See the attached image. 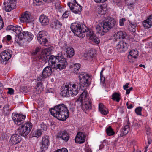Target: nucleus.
Returning <instances> with one entry per match:
<instances>
[{"label":"nucleus","instance_id":"1","mask_svg":"<svg viewBox=\"0 0 152 152\" xmlns=\"http://www.w3.org/2000/svg\"><path fill=\"white\" fill-rule=\"evenodd\" d=\"M91 75L84 72H81L79 73L78 76L80 84L78 83H75L72 85H70L69 89L71 90L72 96H74L77 95L80 91L81 87H88L91 84Z\"/></svg>","mask_w":152,"mask_h":152},{"label":"nucleus","instance_id":"2","mask_svg":"<svg viewBox=\"0 0 152 152\" xmlns=\"http://www.w3.org/2000/svg\"><path fill=\"white\" fill-rule=\"evenodd\" d=\"M50 111L51 115L60 120L65 121L69 116V112L67 108L63 104L55 106Z\"/></svg>","mask_w":152,"mask_h":152},{"label":"nucleus","instance_id":"3","mask_svg":"<svg viewBox=\"0 0 152 152\" xmlns=\"http://www.w3.org/2000/svg\"><path fill=\"white\" fill-rule=\"evenodd\" d=\"M116 25V22L114 18L107 17L105 20L96 26V32L100 34L101 35H104V33L108 32Z\"/></svg>","mask_w":152,"mask_h":152},{"label":"nucleus","instance_id":"4","mask_svg":"<svg viewBox=\"0 0 152 152\" xmlns=\"http://www.w3.org/2000/svg\"><path fill=\"white\" fill-rule=\"evenodd\" d=\"M77 105V107H81L82 109L84 111L91 109V101L89 97L87 91L84 90L80 94V97L75 102Z\"/></svg>","mask_w":152,"mask_h":152},{"label":"nucleus","instance_id":"5","mask_svg":"<svg viewBox=\"0 0 152 152\" xmlns=\"http://www.w3.org/2000/svg\"><path fill=\"white\" fill-rule=\"evenodd\" d=\"M70 28L75 35L81 38L85 37V32L86 31L87 29L85 25L80 22L72 23L71 25Z\"/></svg>","mask_w":152,"mask_h":152},{"label":"nucleus","instance_id":"6","mask_svg":"<svg viewBox=\"0 0 152 152\" xmlns=\"http://www.w3.org/2000/svg\"><path fill=\"white\" fill-rule=\"evenodd\" d=\"M32 127L31 123H26V125H22L17 130V133L23 137L26 136L30 132Z\"/></svg>","mask_w":152,"mask_h":152},{"label":"nucleus","instance_id":"7","mask_svg":"<svg viewBox=\"0 0 152 152\" xmlns=\"http://www.w3.org/2000/svg\"><path fill=\"white\" fill-rule=\"evenodd\" d=\"M47 33L44 31H39L37 36V39L40 44L45 45V44L48 42L47 38L48 36Z\"/></svg>","mask_w":152,"mask_h":152},{"label":"nucleus","instance_id":"8","mask_svg":"<svg viewBox=\"0 0 152 152\" xmlns=\"http://www.w3.org/2000/svg\"><path fill=\"white\" fill-rule=\"evenodd\" d=\"M67 64L65 58L59 56L57 64L55 67V69L59 71L65 68Z\"/></svg>","mask_w":152,"mask_h":152},{"label":"nucleus","instance_id":"9","mask_svg":"<svg viewBox=\"0 0 152 152\" xmlns=\"http://www.w3.org/2000/svg\"><path fill=\"white\" fill-rule=\"evenodd\" d=\"M16 0H8L4 3V9L6 12H10L16 7Z\"/></svg>","mask_w":152,"mask_h":152},{"label":"nucleus","instance_id":"10","mask_svg":"<svg viewBox=\"0 0 152 152\" xmlns=\"http://www.w3.org/2000/svg\"><path fill=\"white\" fill-rule=\"evenodd\" d=\"M26 116L22 114L13 113L12 118L15 124L18 125H20L24 121Z\"/></svg>","mask_w":152,"mask_h":152},{"label":"nucleus","instance_id":"11","mask_svg":"<svg viewBox=\"0 0 152 152\" xmlns=\"http://www.w3.org/2000/svg\"><path fill=\"white\" fill-rule=\"evenodd\" d=\"M67 5L69 7L70 10L75 14H80L81 11L82 7L77 3L76 4L73 3H71L69 2L68 3Z\"/></svg>","mask_w":152,"mask_h":152},{"label":"nucleus","instance_id":"12","mask_svg":"<svg viewBox=\"0 0 152 152\" xmlns=\"http://www.w3.org/2000/svg\"><path fill=\"white\" fill-rule=\"evenodd\" d=\"M52 73L51 68L49 66H47L44 68L42 74L40 76L37 78L38 80L42 81L43 79L50 76Z\"/></svg>","mask_w":152,"mask_h":152},{"label":"nucleus","instance_id":"13","mask_svg":"<svg viewBox=\"0 0 152 152\" xmlns=\"http://www.w3.org/2000/svg\"><path fill=\"white\" fill-rule=\"evenodd\" d=\"M12 51L10 50H7L2 52L0 55V61L1 62L8 61L11 57Z\"/></svg>","mask_w":152,"mask_h":152},{"label":"nucleus","instance_id":"14","mask_svg":"<svg viewBox=\"0 0 152 152\" xmlns=\"http://www.w3.org/2000/svg\"><path fill=\"white\" fill-rule=\"evenodd\" d=\"M59 56H50L49 57L48 60L49 65L53 69H55L56 65L57 64L58 61Z\"/></svg>","mask_w":152,"mask_h":152},{"label":"nucleus","instance_id":"15","mask_svg":"<svg viewBox=\"0 0 152 152\" xmlns=\"http://www.w3.org/2000/svg\"><path fill=\"white\" fill-rule=\"evenodd\" d=\"M129 45L126 42L123 41H120L117 45V49L120 52H124L126 50Z\"/></svg>","mask_w":152,"mask_h":152},{"label":"nucleus","instance_id":"16","mask_svg":"<svg viewBox=\"0 0 152 152\" xmlns=\"http://www.w3.org/2000/svg\"><path fill=\"white\" fill-rule=\"evenodd\" d=\"M32 20L31 15L28 12H26L24 14H23L20 19V21L22 23H29L31 22Z\"/></svg>","mask_w":152,"mask_h":152},{"label":"nucleus","instance_id":"17","mask_svg":"<svg viewBox=\"0 0 152 152\" xmlns=\"http://www.w3.org/2000/svg\"><path fill=\"white\" fill-rule=\"evenodd\" d=\"M71 90L69 89V85H66L63 88V90L61 92V95L64 97H69L72 96Z\"/></svg>","mask_w":152,"mask_h":152},{"label":"nucleus","instance_id":"18","mask_svg":"<svg viewBox=\"0 0 152 152\" xmlns=\"http://www.w3.org/2000/svg\"><path fill=\"white\" fill-rule=\"evenodd\" d=\"M86 135L82 132H79L77 135L75 140L76 143L81 144L85 141Z\"/></svg>","mask_w":152,"mask_h":152},{"label":"nucleus","instance_id":"19","mask_svg":"<svg viewBox=\"0 0 152 152\" xmlns=\"http://www.w3.org/2000/svg\"><path fill=\"white\" fill-rule=\"evenodd\" d=\"M57 137L61 138L66 142L69 139V134L65 130L60 131L57 135Z\"/></svg>","mask_w":152,"mask_h":152},{"label":"nucleus","instance_id":"20","mask_svg":"<svg viewBox=\"0 0 152 152\" xmlns=\"http://www.w3.org/2000/svg\"><path fill=\"white\" fill-rule=\"evenodd\" d=\"M10 140L12 145H16L21 141V138L19 135L17 134H14L11 136Z\"/></svg>","mask_w":152,"mask_h":152},{"label":"nucleus","instance_id":"21","mask_svg":"<svg viewBox=\"0 0 152 152\" xmlns=\"http://www.w3.org/2000/svg\"><path fill=\"white\" fill-rule=\"evenodd\" d=\"M21 37L28 41H31L33 39V35L31 33L28 31H23L20 34Z\"/></svg>","mask_w":152,"mask_h":152},{"label":"nucleus","instance_id":"22","mask_svg":"<svg viewBox=\"0 0 152 152\" xmlns=\"http://www.w3.org/2000/svg\"><path fill=\"white\" fill-rule=\"evenodd\" d=\"M144 26L147 28H150L152 26V14L150 15L142 23Z\"/></svg>","mask_w":152,"mask_h":152},{"label":"nucleus","instance_id":"23","mask_svg":"<svg viewBox=\"0 0 152 152\" xmlns=\"http://www.w3.org/2000/svg\"><path fill=\"white\" fill-rule=\"evenodd\" d=\"M39 19V21L42 25H47L49 23V19L48 18L44 15H41Z\"/></svg>","mask_w":152,"mask_h":152},{"label":"nucleus","instance_id":"24","mask_svg":"<svg viewBox=\"0 0 152 152\" xmlns=\"http://www.w3.org/2000/svg\"><path fill=\"white\" fill-rule=\"evenodd\" d=\"M62 24L60 22L57 20L52 21L50 24V26L53 28L60 29L61 27Z\"/></svg>","mask_w":152,"mask_h":152},{"label":"nucleus","instance_id":"25","mask_svg":"<svg viewBox=\"0 0 152 152\" xmlns=\"http://www.w3.org/2000/svg\"><path fill=\"white\" fill-rule=\"evenodd\" d=\"M129 121L127 123L128 125L125 126L123 129L121 130V133L120 134L121 137H122L124 135H126L128 133L129 130Z\"/></svg>","mask_w":152,"mask_h":152},{"label":"nucleus","instance_id":"26","mask_svg":"<svg viewBox=\"0 0 152 152\" xmlns=\"http://www.w3.org/2000/svg\"><path fill=\"white\" fill-rule=\"evenodd\" d=\"M139 53L137 50H132L130 51L129 55L128 56V58L129 59H131L133 58L135 59L139 55Z\"/></svg>","mask_w":152,"mask_h":152},{"label":"nucleus","instance_id":"27","mask_svg":"<svg viewBox=\"0 0 152 152\" xmlns=\"http://www.w3.org/2000/svg\"><path fill=\"white\" fill-rule=\"evenodd\" d=\"M49 55L47 54L46 53V52L44 51L43 52L42 54L38 57V58L39 60H41L43 61L45 63L47 62L48 61V59H49Z\"/></svg>","mask_w":152,"mask_h":152},{"label":"nucleus","instance_id":"28","mask_svg":"<svg viewBox=\"0 0 152 152\" xmlns=\"http://www.w3.org/2000/svg\"><path fill=\"white\" fill-rule=\"evenodd\" d=\"M99 109L100 112L102 114L107 115L108 113L107 110L104 108L102 103H100L99 104Z\"/></svg>","mask_w":152,"mask_h":152},{"label":"nucleus","instance_id":"29","mask_svg":"<svg viewBox=\"0 0 152 152\" xmlns=\"http://www.w3.org/2000/svg\"><path fill=\"white\" fill-rule=\"evenodd\" d=\"M66 56L67 57L70 58L74 55L75 52L73 48L68 47L66 48Z\"/></svg>","mask_w":152,"mask_h":152},{"label":"nucleus","instance_id":"30","mask_svg":"<svg viewBox=\"0 0 152 152\" xmlns=\"http://www.w3.org/2000/svg\"><path fill=\"white\" fill-rule=\"evenodd\" d=\"M112 99L117 102H119L121 99V96L118 93L115 92L112 94Z\"/></svg>","mask_w":152,"mask_h":152},{"label":"nucleus","instance_id":"31","mask_svg":"<svg viewBox=\"0 0 152 152\" xmlns=\"http://www.w3.org/2000/svg\"><path fill=\"white\" fill-rule=\"evenodd\" d=\"M42 145L48 146L49 145V141L47 136H45L42 138Z\"/></svg>","mask_w":152,"mask_h":152},{"label":"nucleus","instance_id":"32","mask_svg":"<svg viewBox=\"0 0 152 152\" xmlns=\"http://www.w3.org/2000/svg\"><path fill=\"white\" fill-rule=\"evenodd\" d=\"M106 132L108 136L113 135L115 133L113 129L110 126L107 128L106 130Z\"/></svg>","mask_w":152,"mask_h":152},{"label":"nucleus","instance_id":"33","mask_svg":"<svg viewBox=\"0 0 152 152\" xmlns=\"http://www.w3.org/2000/svg\"><path fill=\"white\" fill-rule=\"evenodd\" d=\"M86 35L87 36L89 37L90 39L91 40H93L96 37L92 31L89 30L87 31Z\"/></svg>","mask_w":152,"mask_h":152},{"label":"nucleus","instance_id":"34","mask_svg":"<svg viewBox=\"0 0 152 152\" xmlns=\"http://www.w3.org/2000/svg\"><path fill=\"white\" fill-rule=\"evenodd\" d=\"M117 35L119 39H124L127 36L125 32L121 31L118 32L117 33Z\"/></svg>","mask_w":152,"mask_h":152},{"label":"nucleus","instance_id":"35","mask_svg":"<svg viewBox=\"0 0 152 152\" xmlns=\"http://www.w3.org/2000/svg\"><path fill=\"white\" fill-rule=\"evenodd\" d=\"M11 110L10 108V106L8 104H6L3 108V112L6 115H8Z\"/></svg>","mask_w":152,"mask_h":152},{"label":"nucleus","instance_id":"36","mask_svg":"<svg viewBox=\"0 0 152 152\" xmlns=\"http://www.w3.org/2000/svg\"><path fill=\"white\" fill-rule=\"evenodd\" d=\"M96 53V51L95 50L91 49L88 51L87 53V55L91 57H92L95 56Z\"/></svg>","mask_w":152,"mask_h":152},{"label":"nucleus","instance_id":"37","mask_svg":"<svg viewBox=\"0 0 152 152\" xmlns=\"http://www.w3.org/2000/svg\"><path fill=\"white\" fill-rule=\"evenodd\" d=\"M15 26L16 27V28L14 32H15L17 35H20L22 33V32H21V31L22 30V28L20 26H18L17 25Z\"/></svg>","mask_w":152,"mask_h":152},{"label":"nucleus","instance_id":"38","mask_svg":"<svg viewBox=\"0 0 152 152\" xmlns=\"http://www.w3.org/2000/svg\"><path fill=\"white\" fill-rule=\"evenodd\" d=\"M36 87L37 89L38 90H40L41 91V90H42L43 88L42 83L41 82H38Z\"/></svg>","mask_w":152,"mask_h":152},{"label":"nucleus","instance_id":"39","mask_svg":"<svg viewBox=\"0 0 152 152\" xmlns=\"http://www.w3.org/2000/svg\"><path fill=\"white\" fill-rule=\"evenodd\" d=\"M22 38L21 37L20 35H18L15 38V41L18 44H21L20 41L22 40Z\"/></svg>","mask_w":152,"mask_h":152},{"label":"nucleus","instance_id":"40","mask_svg":"<svg viewBox=\"0 0 152 152\" xmlns=\"http://www.w3.org/2000/svg\"><path fill=\"white\" fill-rule=\"evenodd\" d=\"M142 110V107H137L135 109V112L137 114L139 115H142L141 112Z\"/></svg>","mask_w":152,"mask_h":152},{"label":"nucleus","instance_id":"41","mask_svg":"<svg viewBox=\"0 0 152 152\" xmlns=\"http://www.w3.org/2000/svg\"><path fill=\"white\" fill-rule=\"evenodd\" d=\"M48 146L42 145L40 147V152H46L48 148Z\"/></svg>","mask_w":152,"mask_h":152},{"label":"nucleus","instance_id":"42","mask_svg":"<svg viewBox=\"0 0 152 152\" xmlns=\"http://www.w3.org/2000/svg\"><path fill=\"white\" fill-rule=\"evenodd\" d=\"M42 134V131L41 130H38L35 132V135L34 137H38L41 136Z\"/></svg>","mask_w":152,"mask_h":152},{"label":"nucleus","instance_id":"43","mask_svg":"<svg viewBox=\"0 0 152 152\" xmlns=\"http://www.w3.org/2000/svg\"><path fill=\"white\" fill-rule=\"evenodd\" d=\"M40 51V48L38 47L36 48L35 50L33 51L32 54L34 55H36L39 54Z\"/></svg>","mask_w":152,"mask_h":152},{"label":"nucleus","instance_id":"44","mask_svg":"<svg viewBox=\"0 0 152 152\" xmlns=\"http://www.w3.org/2000/svg\"><path fill=\"white\" fill-rule=\"evenodd\" d=\"M70 12H71L70 11H65L63 14L62 17L63 18H67L68 17L69 14L70 13Z\"/></svg>","mask_w":152,"mask_h":152},{"label":"nucleus","instance_id":"45","mask_svg":"<svg viewBox=\"0 0 152 152\" xmlns=\"http://www.w3.org/2000/svg\"><path fill=\"white\" fill-rule=\"evenodd\" d=\"M7 29L9 30H11L14 32L16 28V27L15 26L10 25L8 26L7 27Z\"/></svg>","mask_w":152,"mask_h":152},{"label":"nucleus","instance_id":"46","mask_svg":"<svg viewBox=\"0 0 152 152\" xmlns=\"http://www.w3.org/2000/svg\"><path fill=\"white\" fill-rule=\"evenodd\" d=\"M81 65L80 64L76 63L74 64L73 68L76 71L78 70L80 67Z\"/></svg>","mask_w":152,"mask_h":152},{"label":"nucleus","instance_id":"47","mask_svg":"<svg viewBox=\"0 0 152 152\" xmlns=\"http://www.w3.org/2000/svg\"><path fill=\"white\" fill-rule=\"evenodd\" d=\"M126 20L125 19L122 18L119 20V25L121 26H124V21Z\"/></svg>","mask_w":152,"mask_h":152},{"label":"nucleus","instance_id":"48","mask_svg":"<svg viewBox=\"0 0 152 152\" xmlns=\"http://www.w3.org/2000/svg\"><path fill=\"white\" fill-rule=\"evenodd\" d=\"M55 152H68L66 148H62L59 149L55 151Z\"/></svg>","mask_w":152,"mask_h":152},{"label":"nucleus","instance_id":"49","mask_svg":"<svg viewBox=\"0 0 152 152\" xmlns=\"http://www.w3.org/2000/svg\"><path fill=\"white\" fill-rule=\"evenodd\" d=\"M4 26V23L3 19L0 16V30L2 29Z\"/></svg>","mask_w":152,"mask_h":152},{"label":"nucleus","instance_id":"50","mask_svg":"<svg viewBox=\"0 0 152 152\" xmlns=\"http://www.w3.org/2000/svg\"><path fill=\"white\" fill-rule=\"evenodd\" d=\"M41 128L43 130H46L47 129V126L46 125L43 123H42L41 125Z\"/></svg>","mask_w":152,"mask_h":152},{"label":"nucleus","instance_id":"51","mask_svg":"<svg viewBox=\"0 0 152 152\" xmlns=\"http://www.w3.org/2000/svg\"><path fill=\"white\" fill-rule=\"evenodd\" d=\"M37 3H39L40 4L43 3V2H45L47 0H35Z\"/></svg>","mask_w":152,"mask_h":152},{"label":"nucleus","instance_id":"52","mask_svg":"<svg viewBox=\"0 0 152 152\" xmlns=\"http://www.w3.org/2000/svg\"><path fill=\"white\" fill-rule=\"evenodd\" d=\"M129 22V23H130V24H131V25H132L133 26V27H132L133 29L132 28V29H131V30L129 29V30H130V31H132V32H134L135 31L134 28L136 27V26L135 25H134L133 24L131 23L130 22ZM129 29H130V28H129Z\"/></svg>","mask_w":152,"mask_h":152},{"label":"nucleus","instance_id":"53","mask_svg":"<svg viewBox=\"0 0 152 152\" xmlns=\"http://www.w3.org/2000/svg\"><path fill=\"white\" fill-rule=\"evenodd\" d=\"M93 40H94V42L96 44H99V38H97L96 37Z\"/></svg>","mask_w":152,"mask_h":152},{"label":"nucleus","instance_id":"54","mask_svg":"<svg viewBox=\"0 0 152 152\" xmlns=\"http://www.w3.org/2000/svg\"><path fill=\"white\" fill-rule=\"evenodd\" d=\"M9 91L8 93L10 95H12L14 93V90L11 88H8Z\"/></svg>","mask_w":152,"mask_h":152},{"label":"nucleus","instance_id":"55","mask_svg":"<svg viewBox=\"0 0 152 152\" xmlns=\"http://www.w3.org/2000/svg\"><path fill=\"white\" fill-rule=\"evenodd\" d=\"M129 84V83H127L126 84L123 86V88L124 90H126V88H128V85Z\"/></svg>","mask_w":152,"mask_h":152},{"label":"nucleus","instance_id":"56","mask_svg":"<svg viewBox=\"0 0 152 152\" xmlns=\"http://www.w3.org/2000/svg\"><path fill=\"white\" fill-rule=\"evenodd\" d=\"M1 136L0 138L1 139H4L5 137V134L4 133H1Z\"/></svg>","mask_w":152,"mask_h":152},{"label":"nucleus","instance_id":"57","mask_svg":"<svg viewBox=\"0 0 152 152\" xmlns=\"http://www.w3.org/2000/svg\"><path fill=\"white\" fill-rule=\"evenodd\" d=\"M7 40H10L11 39V37L10 35H7Z\"/></svg>","mask_w":152,"mask_h":152},{"label":"nucleus","instance_id":"58","mask_svg":"<svg viewBox=\"0 0 152 152\" xmlns=\"http://www.w3.org/2000/svg\"><path fill=\"white\" fill-rule=\"evenodd\" d=\"M133 107V105L132 104H130L129 105H128L127 108L129 109H131Z\"/></svg>","mask_w":152,"mask_h":152},{"label":"nucleus","instance_id":"59","mask_svg":"<svg viewBox=\"0 0 152 152\" xmlns=\"http://www.w3.org/2000/svg\"><path fill=\"white\" fill-rule=\"evenodd\" d=\"M3 88V86L2 84L0 82V93H1V91Z\"/></svg>","mask_w":152,"mask_h":152},{"label":"nucleus","instance_id":"60","mask_svg":"<svg viewBox=\"0 0 152 152\" xmlns=\"http://www.w3.org/2000/svg\"><path fill=\"white\" fill-rule=\"evenodd\" d=\"M94 1L96 3H102L101 0H94Z\"/></svg>","mask_w":152,"mask_h":152},{"label":"nucleus","instance_id":"61","mask_svg":"<svg viewBox=\"0 0 152 152\" xmlns=\"http://www.w3.org/2000/svg\"><path fill=\"white\" fill-rule=\"evenodd\" d=\"M126 94H128L130 92V91L129 89H126Z\"/></svg>","mask_w":152,"mask_h":152},{"label":"nucleus","instance_id":"62","mask_svg":"<svg viewBox=\"0 0 152 152\" xmlns=\"http://www.w3.org/2000/svg\"><path fill=\"white\" fill-rule=\"evenodd\" d=\"M139 66L140 67H143L144 68H145V65H142V64H140Z\"/></svg>","mask_w":152,"mask_h":152},{"label":"nucleus","instance_id":"63","mask_svg":"<svg viewBox=\"0 0 152 152\" xmlns=\"http://www.w3.org/2000/svg\"><path fill=\"white\" fill-rule=\"evenodd\" d=\"M71 3H74L75 4H76V5H77V3L76 1V0H73V2H71Z\"/></svg>","mask_w":152,"mask_h":152},{"label":"nucleus","instance_id":"64","mask_svg":"<svg viewBox=\"0 0 152 152\" xmlns=\"http://www.w3.org/2000/svg\"><path fill=\"white\" fill-rule=\"evenodd\" d=\"M87 152H92V151L91 149H88Z\"/></svg>","mask_w":152,"mask_h":152}]
</instances>
